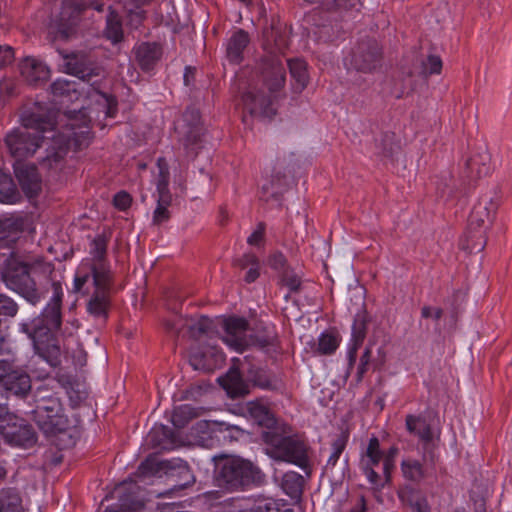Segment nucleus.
<instances>
[{"instance_id": "obj_31", "label": "nucleus", "mask_w": 512, "mask_h": 512, "mask_svg": "<svg viewBox=\"0 0 512 512\" xmlns=\"http://www.w3.org/2000/svg\"><path fill=\"white\" fill-rule=\"evenodd\" d=\"M400 498L404 504L411 508L412 512H429L426 498L417 491H402Z\"/></svg>"}, {"instance_id": "obj_37", "label": "nucleus", "mask_w": 512, "mask_h": 512, "mask_svg": "<svg viewBox=\"0 0 512 512\" xmlns=\"http://www.w3.org/2000/svg\"><path fill=\"white\" fill-rule=\"evenodd\" d=\"M191 336L194 338H199L204 334H208L212 328V321L204 316H201L197 319H187L184 324Z\"/></svg>"}, {"instance_id": "obj_32", "label": "nucleus", "mask_w": 512, "mask_h": 512, "mask_svg": "<svg viewBox=\"0 0 512 512\" xmlns=\"http://www.w3.org/2000/svg\"><path fill=\"white\" fill-rule=\"evenodd\" d=\"M0 512H23L21 498L15 491H0Z\"/></svg>"}, {"instance_id": "obj_29", "label": "nucleus", "mask_w": 512, "mask_h": 512, "mask_svg": "<svg viewBox=\"0 0 512 512\" xmlns=\"http://www.w3.org/2000/svg\"><path fill=\"white\" fill-rule=\"evenodd\" d=\"M288 66L292 79L294 80V88L302 91L308 83V73L306 63L303 60H289Z\"/></svg>"}, {"instance_id": "obj_60", "label": "nucleus", "mask_w": 512, "mask_h": 512, "mask_svg": "<svg viewBox=\"0 0 512 512\" xmlns=\"http://www.w3.org/2000/svg\"><path fill=\"white\" fill-rule=\"evenodd\" d=\"M478 165V162L476 159H472L469 163V167L472 171L476 170V175L478 177L485 176L489 173V167L483 165L482 167H479L476 169V166Z\"/></svg>"}, {"instance_id": "obj_7", "label": "nucleus", "mask_w": 512, "mask_h": 512, "mask_svg": "<svg viewBox=\"0 0 512 512\" xmlns=\"http://www.w3.org/2000/svg\"><path fill=\"white\" fill-rule=\"evenodd\" d=\"M269 447L266 449L267 454L280 461L295 464L301 468L308 465L307 450L303 443L291 438L278 435L267 438Z\"/></svg>"}, {"instance_id": "obj_59", "label": "nucleus", "mask_w": 512, "mask_h": 512, "mask_svg": "<svg viewBox=\"0 0 512 512\" xmlns=\"http://www.w3.org/2000/svg\"><path fill=\"white\" fill-rule=\"evenodd\" d=\"M284 281L291 291L298 290L301 284L299 277L296 275H287Z\"/></svg>"}, {"instance_id": "obj_51", "label": "nucleus", "mask_w": 512, "mask_h": 512, "mask_svg": "<svg viewBox=\"0 0 512 512\" xmlns=\"http://www.w3.org/2000/svg\"><path fill=\"white\" fill-rule=\"evenodd\" d=\"M363 338H364V333L361 330L357 333L356 332L354 333V339H353L352 346L349 348L348 353H347L350 365H353L355 363L356 353H357L359 346L362 343Z\"/></svg>"}, {"instance_id": "obj_13", "label": "nucleus", "mask_w": 512, "mask_h": 512, "mask_svg": "<svg viewBox=\"0 0 512 512\" xmlns=\"http://www.w3.org/2000/svg\"><path fill=\"white\" fill-rule=\"evenodd\" d=\"M111 283V277L107 279L103 285L98 284L91 277L90 281L86 283L82 290L89 293V286L94 287V293L88 303V311L94 316H105L108 305H109V287Z\"/></svg>"}, {"instance_id": "obj_62", "label": "nucleus", "mask_w": 512, "mask_h": 512, "mask_svg": "<svg viewBox=\"0 0 512 512\" xmlns=\"http://www.w3.org/2000/svg\"><path fill=\"white\" fill-rule=\"evenodd\" d=\"M285 258L282 254H274L270 259V264L273 268L279 269L284 266Z\"/></svg>"}, {"instance_id": "obj_28", "label": "nucleus", "mask_w": 512, "mask_h": 512, "mask_svg": "<svg viewBox=\"0 0 512 512\" xmlns=\"http://www.w3.org/2000/svg\"><path fill=\"white\" fill-rule=\"evenodd\" d=\"M20 195L11 177L0 170V202L3 204H14Z\"/></svg>"}, {"instance_id": "obj_36", "label": "nucleus", "mask_w": 512, "mask_h": 512, "mask_svg": "<svg viewBox=\"0 0 512 512\" xmlns=\"http://www.w3.org/2000/svg\"><path fill=\"white\" fill-rule=\"evenodd\" d=\"M198 416V411L191 405H181L174 409L171 421L175 427L181 428L186 425L188 421Z\"/></svg>"}, {"instance_id": "obj_58", "label": "nucleus", "mask_w": 512, "mask_h": 512, "mask_svg": "<svg viewBox=\"0 0 512 512\" xmlns=\"http://www.w3.org/2000/svg\"><path fill=\"white\" fill-rule=\"evenodd\" d=\"M13 57L14 53L11 47H0V66L10 63Z\"/></svg>"}, {"instance_id": "obj_20", "label": "nucleus", "mask_w": 512, "mask_h": 512, "mask_svg": "<svg viewBox=\"0 0 512 512\" xmlns=\"http://www.w3.org/2000/svg\"><path fill=\"white\" fill-rule=\"evenodd\" d=\"M63 70L71 75L85 80L92 75V70L86 65L85 56L82 54H72L64 57Z\"/></svg>"}, {"instance_id": "obj_19", "label": "nucleus", "mask_w": 512, "mask_h": 512, "mask_svg": "<svg viewBox=\"0 0 512 512\" xmlns=\"http://www.w3.org/2000/svg\"><path fill=\"white\" fill-rule=\"evenodd\" d=\"M497 209V204L492 200L484 199L474 206L470 218V228H480L489 222Z\"/></svg>"}, {"instance_id": "obj_49", "label": "nucleus", "mask_w": 512, "mask_h": 512, "mask_svg": "<svg viewBox=\"0 0 512 512\" xmlns=\"http://www.w3.org/2000/svg\"><path fill=\"white\" fill-rule=\"evenodd\" d=\"M17 310V304L11 298L0 295V316H14Z\"/></svg>"}, {"instance_id": "obj_1", "label": "nucleus", "mask_w": 512, "mask_h": 512, "mask_svg": "<svg viewBox=\"0 0 512 512\" xmlns=\"http://www.w3.org/2000/svg\"><path fill=\"white\" fill-rule=\"evenodd\" d=\"M63 117L68 123L64 131L57 135L52 122L40 120L34 115L24 117L20 127L7 133L5 145L10 155L16 160L15 163L33 156L42 144H46L48 145L47 156L43 160V165H47L50 169H57L68 146L73 144L75 148H81L87 145L90 139L91 120L86 111L69 112Z\"/></svg>"}, {"instance_id": "obj_43", "label": "nucleus", "mask_w": 512, "mask_h": 512, "mask_svg": "<svg viewBox=\"0 0 512 512\" xmlns=\"http://www.w3.org/2000/svg\"><path fill=\"white\" fill-rule=\"evenodd\" d=\"M240 265L243 268L248 267L250 265V268L245 276L246 282H254L259 277V263L257 258L253 254L244 255Z\"/></svg>"}, {"instance_id": "obj_18", "label": "nucleus", "mask_w": 512, "mask_h": 512, "mask_svg": "<svg viewBox=\"0 0 512 512\" xmlns=\"http://www.w3.org/2000/svg\"><path fill=\"white\" fill-rule=\"evenodd\" d=\"M33 346L39 357L46 360L48 364L55 367L60 363V347L52 343V339L47 335L43 338H31Z\"/></svg>"}, {"instance_id": "obj_55", "label": "nucleus", "mask_w": 512, "mask_h": 512, "mask_svg": "<svg viewBox=\"0 0 512 512\" xmlns=\"http://www.w3.org/2000/svg\"><path fill=\"white\" fill-rule=\"evenodd\" d=\"M442 68V61L438 56H429L426 63V69L430 74L440 73Z\"/></svg>"}, {"instance_id": "obj_27", "label": "nucleus", "mask_w": 512, "mask_h": 512, "mask_svg": "<svg viewBox=\"0 0 512 512\" xmlns=\"http://www.w3.org/2000/svg\"><path fill=\"white\" fill-rule=\"evenodd\" d=\"M22 228V221L13 216L0 217V243L14 241Z\"/></svg>"}, {"instance_id": "obj_38", "label": "nucleus", "mask_w": 512, "mask_h": 512, "mask_svg": "<svg viewBox=\"0 0 512 512\" xmlns=\"http://www.w3.org/2000/svg\"><path fill=\"white\" fill-rule=\"evenodd\" d=\"M189 117L194 121V123L187 129V131L183 129L187 145L196 143L200 139L203 131L202 127L200 126L199 113L195 110H192L184 115L185 120H187Z\"/></svg>"}, {"instance_id": "obj_35", "label": "nucleus", "mask_w": 512, "mask_h": 512, "mask_svg": "<svg viewBox=\"0 0 512 512\" xmlns=\"http://www.w3.org/2000/svg\"><path fill=\"white\" fill-rule=\"evenodd\" d=\"M51 90L56 97H67L69 100L78 98L77 83L66 79H58L51 85Z\"/></svg>"}, {"instance_id": "obj_26", "label": "nucleus", "mask_w": 512, "mask_h": 512, "mask_svg": "<svg viewBox=\"0 0 512 512\" xmlns=\"http://www.w3.org/2000/svg\"><path fill=\"white\" fill-rule=\"evenodd\" d=\"M152 0H125L124 8L127 12L129 24L137 28L145 18L144 6L151 3Z\"/></svg>"}, {"instance_id": "obj_44", "label": "nucleus", "mask_w": 512, "mask_h": 512, "mask_svg": "<svg viewBox=\"0 0 512 512\" xmlns=\"http://www.w3.org/2000/svg\"><path fill=\"white\" fill-rule=\"evenodd\" d=\"M171 204V198L158 197L157 199V207L153 213V222L156 224H160L166 221L169 218L168 207Z\"/></svg>"}, {"instance_id": "obj_33", "label": "nucleus", "mask_w": 512, "mask_h": 512, "mask_svg": "<svg viewBox=\"0 0 512 512\" xmlns=\"http://www.w3.org/2000/svg\"><path fill=\"white\" fill-rule=\"evenodd\" d=\"M379 58V53L376 49L369 50L366 53L359 51L353 55L352 65L358 70H371L375 68Z\"/></svg>"}, {"instance_id": "obj_63", "label": "nucleus", "mask_w": 512, "mask_h": 512, "mask_svg": "<svg viewBox=\"0 0 512 512\" xmlns=\"http://www.w3.org/2000/svg\"><path fill=\"white\" fill-rule=\"evenodd\" d=\"M366 504L363 497H360L349 512H365Z\"/></svg>"}, {"instance_id": "obj_16", "label": "nucleus", "mask_w": 512, "mask_h": 512, "mask_svg": "<svg viewBox=\"0 0 512 512\" xmlns=\"http://www.w3.org/2000/svg\"><path fill=\"white\" fill-rule=\"evenodd\" d=\"M0 384L15 395H25L31 388L30 377L22 371H12L1 375Z\"/></svg>"}, {"instance_id": "obj_6", "label": "nucleus", "mask_w": 512, "mask_h": 512, "mask_svg": "<svg viewBox=\"0 0 512 512\" xmlns=\"http://www.w3.org/2000/svg\"><path fill=\"white\" fill-rule=\"evenodd\" d=\"M33 413L38 427L47 436L65 433L70 426L68 418L63 414L60 402L55 398L42 400Z\"/></svg>"}, {"instance_id": "obj_54", "label": "nucleus", "mask_w": 512, "mask_h": 512, "mask_svg": "<svg viewBox=\"0 0 512 512\" xmlns=\"http://www.w3.org/2000/svg\"><path fill=\"white\" fill-rule=\"evenodd\" d=\"M265 232V226L263 223H259L255 231L248 237L247 242L250 245H260L263 241Z\"/></svg>"}, {"instance_id": "obj_23", "label": "nucleus", "mask_w": 512, "mask_h": 512, "mask_svg": "<svg viewBox=\"0 0 512 512\" xmlns=\"http://www.w3.org/2000/svg\"><path fill=\"white\" fill-rule=\"evenodd\" d=\"M161 52L157 44L143 43L136 48V59L144 70H149L160 58Z\"/></svg>"}, {"instance_id": "obj_24", "label": "nucleus", "mask_w": 512, "mask_h": 512, "mask_svg": "<svg viewBox=\"0 0 512 512\" xmlns=\"http://www.w3.org/2000/svg\"><path fill=\"white\" fill-rule=\"evenodd\" d=\"M248 42V35L244 31L239 30L234 33L227 45L228 59L233 63H238L242 59V53Z\"/></svg>"}, {"instance_id": "obj_57", "label": "nucleus", "mask_w": 512, "mask_h": 512, "mask_svg": "<svg viewBox=\"0 0 512 512\" xmlns=\"http://www.w3.org/2000/svg\"><path fill=\"white\" fill-rule=\"evenodd\" d=\"M371 355H372V349L369 346H367L360 358V363H359V367H358V374L360 376H362L367 371L368 365L371 360Z\"/></svg>"}, {"instance_id": "obj_34", "label": "nucleus", "mask_w": 512, "mask_h": 512, "mask_svg": "<svg viewBox=\"0 0 512 512\" xmlns=\"http://www.w3.org/2000/svg\"><path fill=\"white\" fill-rule=\"evenodd\" d=\"M340 339L332 332H323L318 338L316 352L320 355L333 354L339 347Z\"/></svg>"}, {"instance_id": "obj_10", "label": "nucleus", "mask_w": 512, "mask_h": 512, "mask_svg": "<svg viewBox=\"0 0 512 512\" xmlns=\"http://www.w3.org/2000/svg\"><path fill=\"white\" fill-rule=\"evenodd\" d=\"M381 461L384 463V453L380 449L379 440L376 437H372L369 440L365 453L361 457L360 466L369 482L375 487L381 486L379 475L374 470L375 467L380 465Z\"/></svg>"}, {"instance_id": "obj_53", "label": "nucleus", "mask_w": 512, "mask_h": 512, "mask_svg": "<svg viewBox=\"0 0 512 512\" xmlns=\"http://www.w3.org/2000/svg\"><path fill=\"white\" fill-rule=\"evenodd\" d=\"M131 202V196L124 191L118 192L113 198L114 206L120 210H126L130 207Z\"/></svg>"}, {"instance_id": "obj_12", "label": "nucleus", "mask_w": 512, "mask_h": 512, "mask_svg": "<svg viewBox=\"0 0 512 512\" xmlns=\"http://www.w3.org/2000/svg\"><path fill=\"white\" fill-rule=\"evenodd\" d=\"M0 436L6 443L22 448L31 447L36 442L34 431L25 424L13 423L0 427Z\"/></svg>"}, {"instance_id": "obj_48", "label": "nucleus", "mask_w": 512, "mask_h": 512, "mask_svg": "<svg viewBox=\"0 0 512 512\" xmlns=\"http://www.w3.org/2000/svg\"><path fill=\"white\" fill-rule=\"evenodd\" d=\"M94 98L99 105L103 106V112L106 116L112 117L114 115L116 103L112 98L98 92L94 94Z\"/></svg>"}, {"instance_id": "obj_46", "label": "nucleus", "mask_w": 512, "mask_h": 512, "mask_svg": "<svg viewBox=\"0 0 512 512\" xmlns=\"http://www.w3.org/2000/svg\"><path fill=\"white\" fill-rule=\"evenodd\" d=\"M348 441V435L346 433H341L332 443V452L328 458V465L334 466L342 452L344 451L346 444Z\"/></svg>"}, {"instance_id": "obj_25", "label": "nucleus", "mask_w": 512, "mask_h": 512, "mask_svg": "<svg viewBox=\"0 0 512 512\" xmlns=\"http://www.w3.org/2000/svg\"><path fill=\"white\" fill-rule=\"evenodd\" d=\"M406 428L409 433L417 436L422 441H429L432 438L430 426L425 417L421 415H407Z\"/></svg>"}, {"instance_id": "obj_8", "label": "nucleus", "mask_w": 512, "mask_h": 512, "mask_svg": "<svg viewBox=\"0 0 512 512\" xmlns=\"http://www.w3.org/2000/svg\"><path fill=\"white\" fill-rule=\"evenodd\" d=\"M55 14L48 26L49 34L55 39L68 38L80 13V6L73 0H55Z\"/></svg>"}, {"instance_id": "obj_41", "label": "nucleus", "mask_w": 512, "mask_h": 512, "mask_svg": "<svg viewBox=\"0 0 512 512\" xmlns=\"http://www.w3.org/2000/svg\"><path fill=\"white\" fill-rule=\"evenodd\" d=\"M283 488L292 497H298L301 493L302 477L295 473H287L283 478Z\"/></svg>"}, {"instance_id": "obj_4", "label": "nucleus", "mask_w": 512, "mask_h": 512, "mask_svg": "<svg viewBox=\"0 0 512 512\" xmlns=\"http://www.w3.org/2000/svg\"><path fill=\"white\" fill-rule=\"evenodd\" d=\"M222 328L221 339L231 349L241 352L252 344L264 347L273 343L275 335L271 328H266L262 337H253L246 319L241 317H228L220 321Z\"/></svg>"}, {"instance_id": "obj_47", "label": "nucleus", "mask_w": 512, "mask_h": 512, "mask_svg": "<svg viewBox=\"0 0 512 512\" xmlns=\"http://www.w3.org/2000/svg\"><path fill=\"white\" fill-rule=\"evenodd\" d=\"M212 432H229L233 437H239L243 434V429L237 425H231L225 422H213L212 427L209 428Z\"/></svg>"}, {"instance_id": "obj_56", "label": "nucleus", "mask_w": 512, "mask_h": 512, "mask_svg": "<svg viewBox=\"0 0 512 512\" xmlns=\"http://www.w3.org/2000/svg\"><path fill=\"white\" fill-rule=\"evenodd\" d=\"M442 314L443 311L439 307L424 306L421 310L423 318H431L435 321L439 320L442 317Z\"/></svg>"}, {"instance_id": "obj_9", "label": "nucleus", "mask_w": 512, "mask_h": 512, "mask_svg": "<svg viewBox=\"0 0 512 512\" xmlns=\"http://www.w3.org/2000/svg\"><path fill=\"white\" fill-rule=\"evenodd\" d=\"M61 294L55 289V294L50 302L44 308L41 316L34 319L31 324L32 332L28 335L30 338L47 337L50 332L58 330L61 325Z\"/></svg>"}, {"instance_id": "obj_2", "label": "nucleus", "mask_w": 512, "mask_h": 512, "mask_svg": "<svg viewBox=\"0 0 512 512\" xmlns=\"http://www.w3.org/2000/svg\"><path fill=\"white\" fill-rule=\"evenodd\" d=\"M54 267L40 256L9 257L2 271L6 286L28 302L36 304L41 299L39 288L52 279Z\"/></svg>"}, {"instance_id": "obj_15", "label": "nucleus", "mask_w": 512, "mask_h": 512, "mask_svg": "<svg viewBox=\"0 0 512 512\" xmlns=\"http://www.w3.org/2000/svg\"><path fill=\"white\" fill-rule=\"evenodd\" d=\"M21 75L30 84L47 81L50 76L49 68L40 60L26 57L20 64Z\"/></svg>"}, {"instance_id": "obj_5", "label": "nucleus", "mask_w": 512, "mask_h": 512, "mask_svg": "<svg viewBox=\"0 0 512 512\" xmlns=\"http://www.w3.org/2000/svg\"><path fill=\"white\" fill-rule=\"evenodd\" d=\"M106 243L102 238L94 239L91 248V257L84 259L78 266L73 290L82 291L84 285L88 283L91 277L96 283L103 285L109 277L111 271L108 262L105 259Z\"/></svg>"}, {"instance_id": "obj_52", "label": "nucleus", "mask_w": 512, "mask_h": 512, "mask_svg": "<svg viewBox=\"0 0 512 512\" xmlns=\"http://www.w3.org/2000/svg\"><path fill=\"white\" fill-rule=\"evenodd\" d=\"M397 453V449L392 447L388 450L386 454H384V463L382 465L383 473L385 475L386 480L389 479L390 470L394 466V458Z\"/></svg>"}, {"instance_id": "obj_22", "label": "nucleus", "mask_w": 512, "mask_h": 512, "mask_svg": "<svg viewBox=\"0 0 512 512\" xmlns=\"http://www.w3.org/2000/svg\"><path fill=\"white\" fill-rule=\"evenodd\" d=\"M264 80L271 93L281 89L285 83V69L282 63L272 62L264 72Z\"/></svg>"}, {"instance_id": "obj_21", "label": "nucleus", "mask_w": 512, "mask_h": 512, "mask_svg": "<svg viewBox=\"0 0 512 512\" xmlns=\"http://www.w3.org/2000/svg\"><path fill=\"white\" fill-rule=\"evenodd\" d=\"M245 416L252 419L260 426L270 427L274 424V418L267 406L257 401L248 402L243 408Z\"/></svg>"}, {"instance_id": "obj_42", "label": "nucleus", "mask_w": 512, "mask_h": 512, "mask_svg": "<svg viewBox=\"0 0 512 512\" xmlns=\"http://www.w3.org/2000/svg\"><path fill=\"white\" fill-rule=\"evenodd\" d=\"M402 471L406 478L417 481L423 477L422 465L417 460L407 459L402 462Z\"/></svg>"}, {"instance_id": "obj_40", "label": "nucleus", "mask_w": 512, "mask_h": 512, "mask_svg": "<svg viewBox=\"0 0 512 512\" xmlns=\"http://www.w3.org/2000/svg\"><path fill=\"white\" fill-rule=\"evenodd\" d=\"M157 165L159 168V179L157 181L158 197L166 196L167 198H171V195L168 190L169 172L167 163L163 158H159Z\"/></svg>"}, {"instance_id": "obj_64", "label": "nucleus", "mask_w": 512, "mask_h": 512, "mask_svg": "<svg viewBox=\"0 0 512 512\" xmlns=\"http://www.w3.org/2000/svg\"><path fill=\"white\" fill-rule=\"evenodd\" d=\"M7 413L6 397L0 392V418Z\"/></svg>"}, {"instance_id": "obj_17", "label": "nucleus", "mask_w": 512, "mask_h": 512, "mask_svg": "<svg viewBox=\"0 0 512 512\" xmlns=\"http://www.w3.org/2000/svg\"><path fill=\"white\" fill-rule=\"evenodd\" d=\"M218 381L232 398L244 396L249 393L248 385L242 380L237 368L233 367L229 369L227 374L220 377Z\"/></svg>"}, {"instance_id": "obj_50", "label": "nucleus", "mask_w": 512, "mask_h": 512, "mask_svg": "<svg viewBox=\"0 0 512 512\" xmlns=\"http://www.w3.org/2000/svg\"><path fill=\"white\" fill-rule=\"evenodd\" d=\"M255 385L264 388H274L276 380L271 378L269 375L266 374L265 371H259L256 373V375L252 378Z\"/></svg>"}, {"instance_id": "obj_11", "label": "nucleus", "mask_w": 512, "mask_h": 512, "mask_svg": "<svg viewBox=\"0 0 512 512\" xmlns=\"http://www.w3.org/2000/svg\"><path fill=\"white\" fill-rule=\"evenodd\" d=\"M242 99L245 109H247L251 115L260 118H270L275 114L271 97L265 96L256 87H250L244 93Z\"/></svg>"}, {"instance_id": "obj_39", "label": "nucleus", "mask_w": 512, "mask_h": 512, "mask_svg": "<svg viewBox=\"0 0 512 512\" xmlns=\"http://www.w3.org/2000/svg\"><path fill=\"white\" fill-rule=\"evenodd\" d=\"M106 36L113 43H118L122 40L123 31L119 16L111 11L107 17Z\"/></svg>"}, {"instance_id": "obj_14", "label": "nucleus", "mask_w": 512, "mask_h": 512, "mask_svg": "<svg viewBox=\"0 0 512 512\" xmlns=\"http://www.w3.org/2000/svg\"><path fill=\"white\" fill-rule=\"evenodd\" d=\"M16 177L28 196L37 194L41 188V180L33 165L14 164Z\"/></svg>"}, {"instance_id": "obj_30", "label": "nucleus", "mask_w": 512, "mask_h": 512, "mask_svg": "<svg viewBox=\"0 0 512 512\" xmlns=\"http://www.w3.org/2000/svg\"><path fill=\"white\" fill-rule=\"evenodd\" d=\"M252 512H293L286 504H280L277 500L259 496L251 506Z\"/></svg>"}, {"instance_id": "obj_3", "label": "nucleus", "mask_w": 512, "mask_h": 512, "mask_svg": "<svg viewBox=\"0 0 512 512\" xmlns=\"http://www.w3.org/2000/svg\"><path fill=\"white\" fill-rule=\"evenodd\" d=\"M215 481L219 487L237 490L249 484H261L265 475L252 462L237 456H215Z\"/></svg>"}, {"instance_id": "obj_45", "label": "nucleus", "mask_w": 512, "mask_h": 512, "mask_svg": "<svg viewBox=\"0 0 512 512\" xmlns=\"http://www.w3.org/2000/svg\"><path fill=\"white\" fill-rule=\"evenodd\" d=\"M175 470L177 475L180 476L181 481L174 485L173 490L184 489L194 482V476L186 463L179 462Z\"/></svg>"}, {"instance_id": "obj_61", "label": "nucleus", "mask_w": 512, "mask_h": 512, "mask_svg": "<svg viewBox=\"0 0 512 512\" xmlns=\"http://www.w3.org/2000/svg\"><path fill=\"white\" fill-rule=\"evenodd\" d=\"M153 468V462L150 459H147L145 462H143L139 468H138V474L140 476H146L152 471Z\"/></svg>"}]
</instances>
